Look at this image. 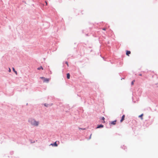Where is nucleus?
<instances>
[{
    "mask_svg": "<svg viewBox=\"0 0 158 158\" xmlns=\"http://www.w3.org/2000/svg\"><path fill=\"white\" fill-rule=\"evenodd\" d=\"M28 121L32 125L35 126H38L39 123L38 121H37L35 119L31 118H29Z\"/></svg>",
    "mask_w": 158,
    "mask_h": 158,
    "instance_id": "f257e3e1",
    "label": "nucleus"
},
{
    "mask_svg": "<svg viewBox=\"0 0 158 158\" xmlns=\"http://www.w3.org/2000/svg\"><path fill=\"white\" fill-rule=\"evenodd\" d=\"M40 78L43 80L44 82L48 83L49 81V78H46L44 77H41Z\"/></svg>",
    "mask_w": 158,
    "mask_h": 158,
    "instance_id": "f03ea898",
    "label": "nucleus"
},
{
    "mask_svg": "<svg viewBox=\"0 0 158 158\" xmlns=\"http://www.w3.org/2000/svg\"><path fill=\"white\" fill-rule=\"evenodd\" d=\"M52 105V103L49 104H46V103L44 104V106H45L46 107H48L50 106H51Z\"/></svg>",
    "mask_w": 158,
    "mask_h": 158,
    "instance_id": "7ed1b4c3",
    "label": "nucleus"
},
{
    "mask_svg": "<svg viewBox=\"0 0 158 158\" xmlns=\"http://www.w3.org/2000/svg\"><path fill=\"white\" fill-rule=\"evenodd\" d=\"M104 127L103 125H102V124H100V125H98V126L97 127H96V128H102L103 127Z\"/></svg>",
    "mask_w": 158,
    "mask_h": 158,
    "instance_id": "20e7f679",
    "label": "nucleus"
},
{
    "mask_svg": "<svg viewBox=\"0 0 158 158\" xmlns=\"http://www.w3.org/2000/svg\"><path fill=\"white\" fill-rule=\"evenodd\" d=\"M50 145L54 147H57L58 146V144H57L56 142H55L53 143H51Z\"/></svg>",
    "mask_w": 158,
    "mask_h": 158,
    "instance_id": "39448f33",
    "label": "nucleus"
},
{
    "mask_svg": "<svg viewBox=\"0 0 158 158\" xmlns=\"http://www.w3.org/2000/svg\"><path fill=\"white\" fill-rule=\"evenodd\" d=\"M125 117V115L124 114L122 116V117L121 118L120 120V121L121 122H122L124 120Z\"/></svg>",
    "mask_w": 158,
    "mask_h": 158,
    "instance_id": "423d86ee",
    "label": "nucleus"
},
{
    "mask_svg": "<svg viewBox=\"0 0 158 158\" xmlns=\"http://www.w3.org/2000/svg\"><path fill=\"white\" fill-rule=\"evenodd\" d=\"M117 121V120H114V121H111L110 123L111 124H113V125H115L116 124V123Z\"/></svg>",
    "mask_w": 158,
    "mask_h": 158,
    "instance_id": "0eeeda50",
    "label": "nucleus"
},
{
    "mask_svg": "<svg viewBox=\"0 0 158 158\" xmlns=\"http://www.w3.org/2000/svg\"><path fill=\"white\" fill-rule=\"evenodd\" d=\"M131 53L130 51L127 50L126 52V54L127 55L129 56V55Z\"/></svg>",
    "mask_w": 158,
    "mask_h": 158,
    "instance_id": "6e6552de",
    "label": "nucleus"
},
{
    "mask_svg": "<svg viewBox=\"0 0 158 158\" xmlns=\"http://www.w3.org/2000/svg\"><path fill=\"white\" fill-rule=\"evenodd\" d=\"M66 77H67V78L68 79H69L70 78V74H69V73H68L67 74V75H66Z\"/></svg>",
    "mask_w": 158,
    "mask_h": 158,
    "instance_id": "1a4fd4ad",
    "label": "nucleus"
},
{
    "mask_svg": "<svg viewBox=\"0 0 158 158\" xmlns=\"http://www.w3.org/2000/svg\"><path fill=\"white\" fill-rule=\"evenodd\" d=\"M143 116V114H140V115H139V117L141 118V119H143V118L142 117Z\"/></svg>",
    "mask_w": 158,
    "mask_h": 158,
    "instance_id": "9d476101",
    "label": "nucleus"
},
{
    "mask_svg": "<svg viewBox=\"0 0 158 158\" xmlns=\"http://www.w3.org/2000/svg\"><path fill=\"white\" fill-rule=\"evenodd\" d=\"M12 69L13 71L16 74H17V72L15 70V68H12Z\"/></svg>",
    "mask_w": 158,
    "mask_h": 158,
    "instance_id": "9b49d317",
    "label": "nucleus"
},
{
    "mask_svg": "<svg viewBox=\"0 0 158 158\" xmlns=\"http://www.w3.org/2000/svg\"><path fill=\"white\" fill-rule=\"evenodd\" d=\"M42 69V70L43 69V67L41 66L40 67H38V68H37V69L38 70H40V69Z\"/></svg>",
    "mask_w": 158,
    "mask_h": 158,
    "instance_id": "f8f14e48",
    "label": "nucleus"
},
{
    "mask_svg": "<svg viewBox=\"0 0 158 158\" xmlns=\"http://www.w3.org/2000/svg\"><path fill=\"white\" fill-rule=\"evenodd\" d=\"M121 148H123L124 150L125 149V148H127L126 147V146H124V145L123 146H121Z\"/></svg>",
    "mask_w": 158,
    "mask_h": 158,
    "instance_id": "ddd939ff",
    "label": "nucleus"
},
{
    "mask_svg": "<svg viewBox=\"0 0 158 158\" xmlns=\"http://www.w3.org/2000/svg\"><path fill=\"white\" fill-rule=\"evenodd\" d=\"M135 81V80H133V81H132L131 82V85H133L134 84V82Z\"/></svg>",
    "mask_w": 158,
    "mask_h": 158,
    "instance_id": "4468645a",
    "label": "nucleus"
},
{
    "mask_svg": "<svg viewBox=\"0 0 158 158\" xmlns=\"http://www.w3.org/2000/svg\"><path fill=\"white\" fill-rule=\"evenodd\" d=\"M79 129H81L82 130H85L86 129L85 128H80V127L79 128Z\"/></svg>",
    "mask_w": 158,
    "mask_h": 158,
    "instance_id": "2eb2a0df",
    "label": "nucleus"
},
{
    "mask_svg": "<svg viewBox=\"0 0 158 158\" xmlns=\"http://www.w3.org/2000/svg\"><path fill=\"white\" fill-rule=\"evenodd\" d=\"M103 120V121L104 122H105V121H104V119H105V118H104V117H102V118H101Z\"/></svg>",
    "mask_w": 158,
    "mask_h": 158,
    "instance_id": "dca6fc26",
    "label": "nucleus"
},
{
    "mask_svg": "<svg viewBox=\"0 0 158 158\" xmlns=\"http://www.w3.org/2000/svg\"><path fill=\"white\" fill-rule=\"evenodd\" d=\"M65 64L67 65L68 66V62L66 61Z\"/></svg>",
    "mask_w": 158,
    "mask_h": 158,
    "instance_id": "f3484780",
    "label": "nucleus"
},
{
    "mask_svg": "<svg viewBox=\"0 0 158 158\" xmlns=\"http://www.w3.org/2000/svg\"><path fill=\"white\" fill-rule=\"evenodd\" d=\"M13 152H10V154H11V155H12L13 154Z\"/></svg>",
    "mask_w": 158,
    "mask_h": 158,
    "instance_id": "a211bd4d",
    "label": "nucleus"
},
{
    "mask_svg": "<svg viewBox=\"0 0 158 158\" xmlns=\"http://www.w3.org/2000/svg\"><path fill=\"white\" fill-rule=\"evenodd\" d=\"M102 29L103 30H106V28H103Z\"/></svg>",
    "mask_w": 158,
    "mask_h": 158,
    "instance_id": "6ab92c4d",
    "label": "nucleus"
},
{
    "mask_svg": "<svg viewBox=\"0 0 158 158\" xmlns=\"http://www.w3.org/2000/svg\"><path fill=\"white\" fill-rule=\"evenodd\" d=\"M11 70L10 69V68H9V70H8L9 72H11Z\"/></svg>",
    "mask_w": 158,
    "mask_h": 158,
    "instance_id": "aec40b11",
    "label": "nucleus"
},
{
    "mask_svg": "<svg viewBox=\"0 0 158 158\" xmlns=\"http://www.w3.org/2000/svg\"><path fill=\"white\" fill-rule=\"evenodd\" d=\"M91 135H92V134H90V136H89V139H90L91 137Z\"/></svg>",
    "mask_w": 158,
    "mask_h": 158,
    "instance_id": "412c9836",
    "label": "nucleus"
},
{
    "mask_svg": "<svg viewBox=\"0 0 158 158\" xmlns=\"http://www.w3.org/2000/svg\"><path fill=\"white\" fill-rule=\"evenodd\" d=\"M139 75L140 76H142V74H139Z\"/></svg>",
    "mask_w": 158,
    "mask_h": 158,
    "instance_id": "4be33fe9",
    "label": "nucleus"
},
{
    "mask_svg": "<svg viewBox=\"0 0 158 158\" xmlns=\"http://www.w3.org/2000/svg\"><path fill=\"white\" fill-rule=\"evenodd\" d=\"M45 2L46 3V5H47V2L46 1H45Z\"/></svg>",
    "mask_w": 158,
    "mask_h": 158,
    "instance_id": "5701e85b",
    "label": "nucleus"
},
{
    "mask_svg": "<svg viewBox=\"0 0 158 158\" xmlns=\"http://www.w3.org/2000/svg\"><path fill=\"white\" fill-rule=\"evenodd\" d=\"M85 35H86V36H88V34H86Z\"/></svg>",
    "mask_w": 158,
    "mask_h": 158,
    "instance_id": "b1692460",
    "label": "nucleus"
},
{
    "mask_svg": "<svg viewBox=\"0 0 158 158\" xmlns=\"http://www.w3.org/2000/svg\"><path fill=\"white\" fill-rule=\"evenodd\" d=\"M123 79H124V78H122L121 79V80H122Z\"/></svg>",
    "mask_w": 158,
    "mask_h": 158,
    "instance_id": "393cba45",
    "label": "nucleus"
},
{
    "mask_svg": "<svg viewBox=\"0 0 158 158\" xmlns=\"http://www.w3.org/2000/svg\"><path fill=\"white\" fill-rule=\"evenodd\" d=\"M66 112H68V110H67V111L66 110Z\"/></svg>",
    "mask_w": 158,
    "mask_h": 158,
    "instance_id": "a878e982",
    "label": "nucleus"
}]
</instances>
